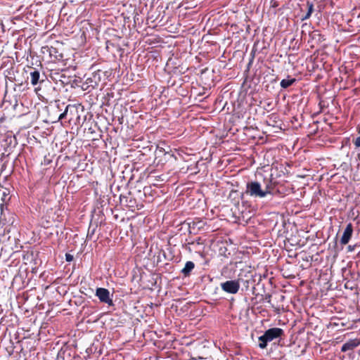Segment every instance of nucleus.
I'll use <instances>...</instances> for the list:
<instances>
[{"instance_id":"nucleus-1","label":"nucleus","mask_w":360,"mask_h":360,"mask_svg":"<svg viewBox=\"0 0 360 360\" xmlns=\"http://www.w3.org/2000/svg\"><path fill=\"white\" fill-rule=\"evenodd\" d=\"M272 185L271 181L266 184L265 188H262L260 183L258 181H250L246 184V190L245 193L240 195L241 202L243 206H250L248 201L244 200L245 194L249 195L256 198H262L266 197L268 194L272 193Z\"/></svg>"},{"instance_id":"nucleus-2","label":"nucleus","mask_w":360,"mask_h":360,"mask_svg":"<svg viewBox=\"0 0 360 360\" xmlns=\"http://www.w3.org/2000/svg\"><path fill=\"white\" fill-rule=\"evenodd\" d=\"M284 335V331L280 328H271L266 330L264 333L259 337L258 347L260 349H265L267 347L268 342L274 340L281 339Z\"/></svg>"},{"instance_id":"nucleus-3","label":"nucleus","mask_w":360,"mask_h":360,"mask_svg":"<svg viewBox=\"0 0 360 360\" xmlns=\"http://www.w3.org/2000/svg\"><path fill=\"white\" fill-rule=\"evenodd\" d=\"M77 119H79V116L78 115V110L74 105H68L65 107L64 112L61 113L58 117V120L62 123L64 121L65 122L71 124L72 122H74Z\"/></svg>"},{"instance_id":"nucleus-4","label":"nucleus","mask_w":360,"mask_h":360,"mask_svg":"<svg viewBox=\"0 0 360 360\" xmlns=\"http://www.w3.org/2000/svg\"><path fill=\"white\" fill-rule=\"evenodd\" d=\"M101 80V70L94 71L92 72L91 75L87 77L85 82L82 84V89L84 91H86L89 88L95 89L98 86Z\"/></svg>"},{"instance_id":"nucleus-5","label":"nucleus","mask_w":360,"mask_h":360,"mask_svg":"<svg viewBox=\"0 0 360 360\" xmlns=\"http://www.w3.org/2000/svg\"><path fill=\"white\" fill-rule=\"evenodd\" d=\"M240 279L226 281L220 284L223 291L229 294H236L240 289Z\"/></svg>"},{"instance_id":"nucleus-6","label":"nucleus","mask_w":360,"mask_h":360,"mask_svg":"<svg viewBox=\"0 0 360 360\" xmlns=\"http://www.w3.org/2000/svg\"><path fill=\"white\" fill-rule=\"evenodd\" d=\"M96 296L98 297L100 302L107 304L108 306H113L114 303L110 297V291L104 288H97L96 290Z\"/></svg>"},{"instance_id":"nucleus-7","label":"nucleus","mask_w":360,"mask_h":360,"mask_svg":"<svg viewBox=\"0 0 360 360\" xmlns=\"http://www.w3.org/2000/svg\"><path fill=\"white\" fill-rule=\"evenodd\" d=\"M30 68L32 70V71L30 73L31 84L33 86H36L37 84H39V85L42 84L45 82V79L44 78V77H45V75H43L41 76L40 75L39 71L36 70L35 68Z\"/></svg>"},{"instance_id":"nucleus-8","label":"nucleus","mask_w":360,"mask_h":360,"mask_svg":"<svg viewBox=\"0 0 360 360\" xmlns=\"http://www.w3.org/2000/svg\"><path fill=\"white\" fill-rule=\"evenodd\" d=\"M360 345V338L349 339L344 343L341 347V352H347L353 351L355 348Z\"/></svg>"},{"instance_id":"nucleus-9","label":"nucleus","mask_w":360,"mask_h":360,"mask_svg":"<svg viewBox=\"0 0 360 360\" xmlns=\"http://www.w3.org/2000/svg\"><path fill=\"white\" fill-rule=\"evenodd\" d=\"M352 234H353V225L352 223H349L347 225V226L343 232V234L340 238V243L342 245H347L349 242V240L352 236Z\"/></svg>"},{"instance_id":"nucleus-10","label":"nucleus","mask_w":360,"mask_h":360,"mask_svg":"<svg viewBox=\"0 0 360 360\" xmlns=\"http://www.w3.org/2000/svg\"><path fill=\"white\" fill-rule=\"evenodd\" d=\"M194 268L195 264L191 261H188L186 262L184 267L181 270V274L184 277H188Z\"/></svg>"},{"instance_id":"nucleus-11","label":"nucleus","mask_w":360,"mask_h":360,"mask_svg":"<svg viewBox=\"0 0 360 360\" xmlns=\"http://www.w3.org/2000/svg\"><path fill=\"white\" fill-rule=\"evenodd\" d=\"M295 78H290V77L288 75L287 79H283L281 81L280 85L281 88L283 89H287L291 85H292L294 83L296 82Z\"/></svg>"},{"instance_id":"nucleus-12","label":"nucleus","mask_w":360,"mask_h":360,"mask_svg":"<svg viewBox=\"0 0 360 360\" xmlns=\"http://www.w3.org/2000/svg\"><path fill=\"white\" fill-rule=\"evenodd\" d=\"M307 6L308 11H307V13L302 18V20H305L307 19H309L310 18V16L311 15V13L314 11V5L311 2L307 1Z\"/></svg>"},{"instance_id":"nucleus-13","label":"nucleus","mask_w":360,"mask_h":360,"mask_svg":"<svg viewBox=\"0 0 360 360\" xmlns=\"http://www.w3.org/2000/svg\"><path fill=\"white\" fill-rule=\"evenodd\" d=\"M56 77H54V79L58 80L62 84H65L68 83L67 77L62 73H56Z\"/></svg>"},{"instance_id":"nucleus-14","label":"nucleus","mask_w":360,"mask_h":360,"mask_svg":"<svg viewBox=\"0 0 360 360\" xmlns=\"http://www.w3.org/2000/svg\"><path fill=\"white\" fill-rule=\"evenodd\" d=\"M202 240L200 238H198V239L188 243V245H191L193 246H195L197 245H202Z\"/></svg>"},{"instance_id":"nucleus-15","label":"nucleus","mask_w":360,"mask_h":360,"mask_svg":"<svg viewBox=\"0 0 360 360\" xmlns=\"http://www.w3.org/2000/svg\"><path fill=\"white\" fill-rule=\"evenodd\" d=\"M74 257L72 255L69 253L65 254V259L67 262H72L73 260Z\"/></svg>"},{"instance_id":"nucleus-16","label":"nucleus","mask_w":360,"mask_h":360,"mask_svg":"<svg viewBox=\"0 0 360 360\" xmlns=\"http://www.w3.org/2000/svg\"><path fill=\"white\" fill-rule=\"evenodd\" d=\"M354 143L356 148L360 147V136L354 141Z\"/></svg>"},{"instance_id":"nucleus-17","label":"nucleus","mask_w":360,"mask_h":360,"mask_svg":"<svg viewBox=\"0 0 360 360\" xmlns=\"http://www.w3.org/2000/svg\"><path fill=\"white\" fill-rule=\"evenodd\" d=\"M94 233V229H93L91 232H90V230L89 229L86 238L91 239Z\"/></svg>"},{"instance_id":"nucleus-18","label":"nucleus","mask_w":360,"mask_h":360,"mask_svg":"<svg viewBox=\"0 0 360 360\" xmlns=\"http://www.w3.org/2000/svg\"><path fill=\"white\" fill-rule=\"evenodd\" d=\"M3 214H0V226H3L5 224V219L2 217Z\"/></svg>"},{"instance_id":"nucleus-19","label":"nucleus","mask_w":360,"mask_h":360,"mask_svg":"<svg viewBox=\"0 0 360 360\" xmlns=\"http://www.w3.org/2000/svg\"><path fill=\"white\" fill-rule=\"evenodd\" d=\"M6 207L4 203L0 205L1 214H3L4 209Z\"/></svg>"},{"instance_id":"nucleus-20","label":"nucleus","mask_w":360,"mask_h":360,"mask_svg":"<svg viewBox=\"0 0 360 360\" xmlns=\"http://www.w3.org/2000/svg\"><path fill=\"white\" fill-rule=\"evenodd\" d=\"M354 247H355V245H353V246L352 245H349L348 248H347L348 250L349 251H353L354 250Z\"/></svg>"},{"instance_id":"nucleus-21","label":"nucleus","mask_w":360,"mask_h":360,"mask_svg":"<svg viewBox=\"0 0 360 360\" xmlns=\"http://www.w3.org/2000/svg\"><path fill=\"white\" fill-rule=\"evenodd\" d=\"M3 196H4V197H3L2 200H3V201L4 202V201L6 200V197L7 196V194H6V192H4V193H3Z\"/></svg>"},{"instance_id":"nucleus-22","label":"nucleus","mask_w":360,"mask_h":360,"mask_svg":"<svg viewBox=\"0 0 360 360\" xmlns=\"http://www.w3.org/2000/svg\"><path fill=\"white\" fill-rule=\"evenodd\" d=\"M270 298H271V295H268L266 297V300H269V302H270Z\"/></svg>"},{"instance_id":"nucleus-23","label":"nucleus","mask_w":360,"mask_h":360,"mask_svg":"<svg viewBox=\"0 0 360 360\" xmlns=\"http://www.w3.org/2000/svg\"><path fill=\"white\" fill-rule=\"evenodd\" d=\"M39 89V87L35 89V91H37Z\"/></svg>"},{"instance_id":"nucleus-24","label":"nucleus","mask_w":360,"mask_h":360,"mask_svg":"<svg viewBox=\"0 0 360 360\" xmlns=\"http://www.w3.org/2000/svg\"><path fill=\"white\" fill-rule=\"evenodd\" d=\"M245 282H246V285H247V286H248V283H249V281H246Z\"/></svg>"}]
</instances>
